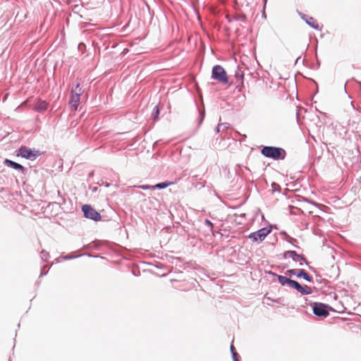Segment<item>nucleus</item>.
<instances>
[{
	"label": "nucleus",
	"mask_w": 361,
	"mask_h": 361,
	"mask_svg": "<svg viewBox=\"0 0 361 361\" xmlns=\"http://www.w3.org/2000/svg\"><path fill=\"white\" fill-rule=\"evenodd\" d=\"M293 246H294L296 248H298L299 247L295 244V242H293V244H291Z\"/></svg>",
	"instance_id": "a18cd8bd"
},
{
	"label": "nucleus",
	"mask_w": 361,
	"mask_h": 361,
	"mask_svg": "<svg viewBox=\"0 0 361 361\" xmlns=\"http://www.w3.org/2000/svg\"><path fill=\"white\" fill-rule=\"evenodd\" d=\"M160 111H161V107H160L159 104L156 105L154 107L152 112L151 114V119L154 122H157L159 120Z\"/></svg>",
	"instance_id": "6ab92c4d"
},
{
	"label": "nucleus",
	"mask_w": 361,
	"mask_h": 361,
	"mask_svg": "<svg viewBox=\"0 0 361 361\" xmlns=\"http://www.w3.org/2000/svg\"><path fill=\"white\" fill-rule=\"evenodd\" d=\"M156 267H157V268H159V269H160V268H161V266H159V265H157V266H156Z\"/></svg>",
	"instance_id": "bf43d9fd"
},
{
	"label": "nucleus",
	"mask_w": 361,
	"mask_h": 361,
	"mask_svg": "<svg viewBox=\"0 0 361 361\" xmlns=\"http://www.w3.org/2000/svg\"><path fill=\"white\" fill-rule=\"evenodd\" d=\"M229 126H230V124L228 123V125H225V126H224V128H228V127H229Z\"/></svg>",
	"instance_id": "603ef678"
},
{
	"label": "nucleus",
	"mask_w": 361,
	"mask_h": 361,
	"mask_svg": "<svg viewBox=\"0 0 361 361\" xmlns=\"http://www.w3.org/2000/svg\"><path fill=\"white\" fill-rule=\"evenodd\" d=\"M260 152L264 157L275 161L284 160L287 155L283 148L276 146H262Z\"/></svg>",
	"instance_id": "f03ea898"
},
{
	"label": "nucleus",
	"mask_w": 361,
	"mask_h": 361,
	"mask_svg": "<svg viewBox=\"0 0 361 361\" xmlns=\"http://www.w3.org/2000/svg\"><path fill=\"white\" fill-rule=\"evenodd\" d=\"M197 110L198 111L199 116L197 118V126H200L204 120L205 118V109L204 107L202 109L195 103Z\"/></svg>",
	"instance_id": "a211bd4d"
},
{
	"label": "nucleus",
	"mask_w": 361,
	"mask_h": 361,
	"mask_svg": "<svg viewBox=\"0 0 361 361\" xmlns=\"http://www.w3.org/2000/svg\"><path fill=\"white\" fill-rule=\"evenodd\" d=\"M200 187H201V188H203V187H204V185H203V184H202V183H200Z\"/></svg>",
	"instance_id": "4d7b16f0"
},
{
	"label": "nucleus",
	"mask_w": 361,
	"mask_h": 361,
	"mask_svg": "<svg viewBox=\"0 0 361 361\" xmlns=\"http://www.w3.org/2000/svg\"><path fill=\"white\" fill-rule=\"evenodd\" d=\"M225 125H228V123H220L219 124L216 128H215V131L216 133H219L221 131V128L223 126H225Z\"/></svg>",
	"instance_id": "e433bc0d"
},
{
	"label": "nucleus",
	"mask_w": 361,
	"mask_h": 361,
	"mask_svg": "<svg viewBox=\"0 0 361 361\" xmlns=\"http://www.w3.org/2000/svg\"><path fill=\"white\" fill-rule=\"evenodd\" d=\"M272 231L271 226H267L258 229L256 231L252 232L248 235V238L252 243L262 242Z\"/></svg>",
	"instance_id": "0eeeda50"
},
{
	"label": "nucleus",
	"mask_w": 361,
	"mask_h": 361,
	"mask_svg": "<svg viewBox=\"0 0 361 361\" xmlns=\"http://www.w3.org/2000/svg\"><path fill=\"white\" fill-rule=\"evenodd\" d=\"M300 56L298 57V59H296V61H295V63L299 62V60H300Z\"/></svg>",
	"instance_id": "3c124183"
},
{
	"label": "nucleus",
	"mask_w": 361,
	"mask_h": 361,
	"mask_svg": "<svg viewBox=\"0 0 361 361\" xmlns=\"http://www.w3.org/2000/svg\"><path fill=\"white\" fill-rule=\"evenodd\" d=\"M317 119L319 120V121L322 122L319 116H317Z\"/></svg>",
	"instance_id": "680f3d73"
},
{
	"label": "nucleus",
	"mask_w": 361,
	"mask_h": 361,
	"mask_svg": "<svg viewBox=\"0 0 361 361\" xmlns=\"http://www.w3.org/2000/svg\"><path fill=\"white\" fill-rule=\"evenodd\" d=\"M271 188H272V192H277L279 193H281V186L279 183H276V182H273L271 183Z\"/></svg>",
	"instance_id": "393cba45"
},
{
	"label": "nucleus",
	"mask_w": 361,
	"mask_h": 361,
	"mask_svg": "<svg viewBox=\"0 0 361 361\" xmlns=\"http://www.w3.org/2000/svg\"><path fill=\"white\" fill-rule=\"evenodd\" d=\"M304 300L306 305L312 307L313 314L317 317L326 318L329 315L331 311H334V309L329 304L309 301L307 298H305Z\"/></svg>",
	"instance_id": "7ed1b4c3"
},
{
	"label": "nucleus",
	"mask_w": 361,
	"mask_h": 361,
	"mask_svg": "<svg viewBox=\"0 0 361 361\" xmlns=\"http://www.w3.org/2000/svg\"><path fill=\"white\" fill-rule=\"evenodd\" d=\"M78 49L80 51H81L83 54L86 50V44L84 42H81L78 44Z\"/></svg>",
	"instance_id": "c756f323"
},
{
	"label": "nucleus",
	"mask_w": 361,
	"mask_h": 361,
	"mask_svg": "<svg viewBox=\"0 0 361 361\" xmlns=\"http://www.w3.org/2000/svg\"><path fill=\"white\" fill-rule=\"evenodd\" d=\"M166 259L168 262L175 264L176 267L179 266L180 267H182L180 264L182 262V260L180 257L166 255Z\"/></svg>",
	"instance_id": "aec40b11"
},
{
	"label": "nucleus",
	"mask_w": 361,
	"mask_h": 361,
	"mask_svg": "<svg viewBox=\"0 0 361 361\" xmlns=\"http://www.w3.org/2000/svg\"><path fill=\"white\" fill-rule=\"evenodd\" d=\"M41 281L39 280H38L37 282H36V284L37 286H39L40 284Z\"/></svg>",
	"instance_id": "8fccbe9b"
},
{
	"label": "nucleus",
	"mask_w": 361,
	"mask_h": 361,
	"mask_svg": "<svg viewBox=\"0 0 361 361\" xmlns=\"http://www.w3.org/2000/svg\"><path fill=\"white\" fill-rule=\"evenodd\" d=\"M43 152L35 148H30L26 145H21L16 149L15 154L18 157H21L30 161L35 160L38 157L43 154Z\"/></svg>",
	"instance_id": "20e7f679"
},
{
	"label": "nucleus",
	"mask_w": 361,
	"mask_h": 361,
	"mask_svg": "<svg viewBox=\"0 0 361 361\" xmlns=\"http://www.w3.org/2000/svg\"><path fill=\"white\" fill-rule=\"evenodd\" d=\"M316 283H319V284L322 283V284L326 285L329 283V281L326 279H322L321 276V277H317Z\"/></svg>",
	"instance_id": "2f4dec72"
},
{
	"label": "nucleus",
	"mask_w": 361,
	"mask_h": 361,
	"mask_svg": "<svg viewBox=\"0 0 361 361\" xmlns=\"http://www.w3.org/2000/svg\"><path fill=\"white\" fill-rule=\"evenodd\" d=\"M267 1H268V0H263L264 8H265V6H266V4H267Z\"/></svg>",
	"instance_id": "c03bdc74"
},
{
	"label": "nucleus",
	"mask_w": 361,
	"mask_h": 361,
	"mask_svg": "<svg viewBox=\"0 0 361 361\" xmlns=\"http://www.w3.org/2000/svg\"><path fill=\"white\" fill-rule=\"evenodd\" d=\"M81 211L83 216L87 219L92 220L94 222L102 221V215L100 213L90 204H85L82 205Z\"/></svg>",
	"instance_id": "6e6552de"
},
{
	"label": "nucleus",
	"mask_w": 361,
	"mask_h": 361,
	"mask_svg": "<svg viewBox=\"0 0 361 361\" xmlns=\"http://www.w3.org/2000/svg\"><path fill=\"white\" fill-rule=\"evenodd\" d=\"M80 82H78L76 84H74L71 88L70 93L68 105L71 111H73L78 110L80 104V97L83 93V90L80 87Z\"/></svg>",
	"instance_id": "39448f33"
},
{
	"label": "nucleus",
	"mask_w": 361,
	"mask_h": 361,
	"mask_svg": "<svg viewBox=\"0 0 361 361\" xmlns=\"http://www.w3.org/2000/svg\"><path fill=\"white\" fill-rule=\"evenodd\" d=\"M313 81H314V82L317 85V90H316V93H317V92H318V86H317V84L316 83V82H315L314 80H313Z\"/></svg>",
	"instance_id": "09e8293b"
},
{
	"label": "nucleus",
	"mask_w": 361,
	"mask_h": 361,
	"mask_svg": "<svg viewBox=\"0 0 361 361\" xmlns=\"http://www.w3.org/2000/svg\"><path fill=\"white\" fill-rule=\"evenodd\" d=\"M309 288L312 290V293H313L314 292H317V291H318V290H319V289H318L317 287H315V286H314V287H312V288H311V287H309Z\"/></svg>",
	"instance_id": "a19ab883"
},
{
	"label": "nucleus",
	"mask_w": 361,
	"mask_h": 361,
	"mask_svg": "<svg viewBox=\"0 0 361 361\" xmlns=\"http://www.w3.org/2000/svg\"><path fill=\"white\" fill-rule=\"evenodd\" d=\"M234 77L236 80V82H240L241 84L243 83L245 73L239 66L237 67L235 71Z\"/></svg>",
	"instance_id": "f3484780"
},
{
	"label": "nucleus",
	"mask_w": 361,
	"mask_h": 361,
	"mask_svg": "<svg viewBox=\"0 0 361 361\" xmlns=\"http://www.w3.org/2000/svg\"><path fill=\"white\" fill-rule=\"evenodd\" d=\"M264 272L271 276L276 277L279 283L283 287H289L297 290L301 295H308L312 294V290L307 285H302L298 281L291 279L286 276L278 274L271 270H265Z\"/></svg>",
	"instance_id": "f257e3e1"
},
{
	"label": "nucleus",
	"mask_w": 361,
	"mask_h": 361,
	"mask_svg": "<svg viewBox=\"0 0 361 361\" xmlns=\"http://www.w3.org/2000/svg\"><path fill=\"white\" fill-rule=\"evenodd\" d=\"M321 114H322L324 116H326V113L319 111Z\"/></svg>",
	"instance_id": "de8ad7c7"
},
{
	"label": "nucleus",
	"mask_w": 361,
	"mask_h": 361,
	"mask_svg": "<svg viewBox=\"0 0 361 361\" xmlns=\"http://www.w3.org/2000/svg\"><path fill=\"white\" fill-rule=\"evenodd\" d=\"M104 244V242L100 240H94L90 244L83 246L85 250H89L91 249L99 250L100 247Z\"/></svg>",
	"instance_id": "2eb2a0df"
},
{
	"label": "nucleus",
	"mask_w": 361,
	"mask_h": 361,
	"mask_svg": "<svg viewBox=\"0 0 361 361\" xmlns=\"http://www.w3.org/2000/svg\"><path fill=\"white\" fill-rule=\"evenodd\" d=\"M265 298L267 299L268 300H270L272 302V300H274V298H271L270 297H267V295H265Z\"/></svg>",
	"instance_id": "37998d69"
},
{
	"label": "nucleus",
	"mask_w": 361,
	"mask_h": 361,
	"mask_svg": "<svg viewBox=\"0 0 361 361\" xmlns=\"http://www.w3.org/2000/svg\"><path fill=\"white\" fill-rule=\"evenodd\" d=\"M226 18L228 19V22L231 23V20L229 18L228 16H226Z\"/></svg>",
	"instance_id": "864d4df0"
},
{
	"label": "nucleus",
	"mask_w": 361,
	"mask_h": 361,
	"mask_svg": "<svg viewBox=\"0 0 361 361\" xmlns=\"http://www.w3.org/2000/svg\"><path fill=\"white\" fill-rule=\"evenodd\" d=\"M230 350H231L233 361H239V359L240 358V357L239 354L237 353V351L233 344H231L230 345Z\"/></svg>",
	"instance_id": "412c9836"
},
{
	"label": "nucleus",
	"mask_w": 361,
	"mask_h": 361,
	"mask_svg": "<svg viewBox=\"0 0 361 361\" xmlns=\"http://www.w3.org/2000/svg\"><path fill=\"white\" fill-rule=\"evenodd\" d=\"M350 104H351V105H352L353 106H353V102H351V103H350ZM353 108L355 109V107H353Z\"/></svg>",
	"instance_id": "052dcab7"
},
{
	"label": "nucleus",
	"mask_w": 361,
	"mask_h": 361,
	"mask_svg": "<svg viewBox=\"0 0 361 361\" xmlns=\"http://www.w3.org/2000/svg\"><path fill=\"white\" fill-rule=\"evenodd\" d=\"M293 251H294V250H286V251L283 252V257L284 259H286V258H288V257H290V258H291V259H292V257H293V255H292V253H293Z\"/></svg>",
	"instance_id": "7c9ffc66"
},
{
	"label": "nucleus",
	"mask_w": 361,
	"mask_h": 361,
	"mask_svg": "<svg viewBox=\"0 0 361 361\" xmlns=\"http://www.w3.org/2000/svg\"><path fill=\"white\" fill-rule=\"evenodd\" d=\"M9 361H11V360H9Z\"/></svg>",
	"instance_id": "69168bd1"
},
{
	"label": "nucleus",
	"mask_w": 361,
	"mask_h": 361,
	"mask_svg": "<svg viewBox=\"0 0 361 361\" xmlns=\"http://www.w3.org/2000/svg\"><path fill=\"white\" fill-rule=\"evenodd\" d=\"M315 58H316V64L314 65L312 64L311 66V68H314V69H319L320 68V66H321V61L319 59L318 56H317V54H315Z\"/></svg>",
	"instance_id": "cd10ccee"
},
{
	"label": "nucleus",
	"mask_w": 361,
	"mask_h": 361,
	"mask_svg": "<svg viewBox=\"0 0 361 361\" xmlns=\"http://www.w3.org/2000/svg\"><path fill=\"white\" fill-rule=\"evenodd\" d=\"M176 183L174 181L165 180L153 185V190H163Z\"/></svg>",
	"instance_id": "dca6fc26"
},
{
	"label": "nucleus",
	"mask_w": 361,
	"mask_h": 361,
	"mask_svg": "<svg viewBox=\"0 0 361 361\" xmlns=\"http://www.w3.org/2000/svg\"><path fill=\"white\" fill-rule=\"evenodd\" d=\"M279 234L280 235L285 237V238H286L288 236V234L286 231H280Z\"/></svg>",
	"instance_id": "58836bf2"
},
{
	"label": "nucleus",
	"mask_w": 361,
	"mask_h": 361,
	"mask_svg": "<svg viewBox=\"0 0 361 361\" xmlns=\"http://www.w3.org/2000/svg\"><path fill=\"white\" fill-rule=\"evenodd\" d=\"M56 263L59 262L58 259H56Z\"/></svg>",
	"instance_id": "e2e57ef3"
},
{
	"label": "nucleus",
	"mask_w": 361,
	"mask_h": 361,
	"mask_svg": "<svg viewBox=\"0 0 361 361\" xmlns=\"http://www.w3.org/2000/svg\"><path fill=\"white\" fill-rule=\"evenodd\" d=\"M285 240H286V242L290 244H293V242H297V240L295 238L290 237L289 235L286 238H285Z\"/></svg>",
	"instance_id": "c9c22d12"
},
{
	"label": "nucleus",
	"mask_w": 361,
	"mask_h": 361,
	"mask_svg": "<svg viewBox=\"0 0 361 361\" xmlns=\"http://www.w3.org/2000/svg\"><path fill=\"white\" fill-rule=\"evenodd\" d=\"M292 255V260L293 262H297L298 261H299L300 266H302L304 264H306L307 266H309V261H307L306 257L303 254H299L294 250Z\"/></svg>",
	"instance_id": "ddd939ff"
},
{
	"label": "nucleus",
	"mask_w": 361,
	"mask_h": 361,
	"mask_svg": "<svg viewBox=\"0 0 361 361\" xmlns=\"http://www.w3.org/2000/svg\"><path fill=\"white\" fill-rule=\"evenodd\" d=\"M268 226H272V230L273 229H278V226L276 224H269Z\"/></svg>",
	"instance_id": "79ce46f5"
},
{
	"label": "nucleus",
	"mask_w": 361,
	"mask_h": 361,
	"mask_svg": "<svg viewBox=\"0 0 361 361\" xmlns=\"http://www.w3.org/2000/svg\"><path fill=\"white\" fill-rule=\"evenodd\" d=\"M236 87L235 88L238 90V92H241L242 90H243V88L244 87V82L243 84H241L240 82H236Z\"/></svg>",
	"instance_id": "f704fd0d"
},
{
	"label": "nucleus",
	"mask_w": 361,
	"mask_h": 361,
	"mask_svg": "<svg viewBox=\"0 0 361 361\" xmlns=\"http://www.w3.org/2000/svg\"><path fill=\"white\" fill-rule=\"evenodd\" d=\"M79 81H81V79L77 78V82H79Z\"/></svg>",
	"instance_id": "13d9d810"
},
{
	"label": "nucleus",
	"mask_w": 361,
	"mask_h": 361,
	"mask_svg": "<svg viewBox=\"0 0 361 361\" xmlns=\"http://www.w3.org/2000/svg\"><path fill=\"white\" fill-rule=\"evenodd\" d=\"M137 188L143 190H153V185H140L136 186Z\"/></svg>",
	"instance_id": "c85d7f7f"
},
{
	"label": "nucleus",
	"mask_w": 361,
	"mask_h": 361,
	"mask_svg": "<svg viewBox=\"0 0 361 361\" xmlns=\"http://www.w3.org/2000/svg\"><path fill=\"white\" fill-rule=\"evenodd\" d=\"M235 19L236 20H240V21H242V22L245 23L246 21V20H247V16H246V15L245 13H240V14L236 16L235 17Z\"/></svg>",
	"instance_id": "bb28decb"
},
{
	"label": "nucleus",
	"mask_w": 361,
	"mask_h": 361,
	"mask_svg": "<svg viewBox=\"0 0 361 361\" xmlns=\"http://www.w3.org/2000/svg\"><path fill=\"white\" fill-rule=\"evenodd\" d=\"M298 13L300 18L304 20L306 24H307L311 28L316 30H322V27L319 26L317 21L312 16H308L305 13H303L302 12H300L298 11Z\"/></svg>",
	"instance_id": "9d476101"
},
{
	"label": "nucleus",
	"mask_w": 361,
	"mask_h": 361,
	"mask_svg": "<svg viewBox=\"0 0 361 361\" xmlns=\"http://www.w3.org/2000/svg\"><path fill=\"white\" fill-rule=\"evenodd\" d=\"M298 201L299 202L302 201V202H307L309 204H311L315 206L316 207H319V203L316 202L315 201H314V200H312L311 199H308V198H307L305 197H300V200Z\"/></svg>",
	"instance_id": "b1692460"
},
{
	"label": "nucleus",
	"mask_w": 361,
	"mask_h": 361,
	"mask_svg": "<svg viewBox=\"0 0 361 361\" xmlns=\"http://www.w3.org/2000/svg\"><path fill=\"white\" fill-rule=\"evenodd\" d=\"M57 193H58V197H59L61 200H63V202H65V200H64V199L63 198V196H62V195H61V191L58 190Z\"/></svg>",
	"instance_id": "ea45409f"
},
{
	"label": "nucleus",
	"mask_w": 361,
	"mask_h": 361,
	"mask_svg": "<svg viewBox=\"0 0 361 361\" xmlns=\"http://www.w3.org/2000/svg\"><path fill=\"white\" fill-rule=\"evenodd\" d=\"M296 277L304 279L308 283H314L313 277L311 276L304 269H298Z\"/></svg>",
	"instance_id": "4468645a"
},
{
	"label": "nucleus",
	"mask_w": 361,
	"mask_h": 361,
	"mask_svg": "<svg viewBox=\"0 0 361 361\" xmlns=\"http://www.w3.org/2000/svg\"><path fill=\"white\" fill-rule=\"evenodd\" d=\"M297 272L298 269H289L284 272V276H286L287 277L290 279L291 276H296Z\"/></svg>",
	"instance_id": "5701e85b"
},
{
	"label": "nucleus",
	"mask_w": 361,
	"mask_h": 361,
	"mask_svg": "<svg viewBox=\"0 0 361 361\" xmlns=\"http://www.w3.org/2000/svg\"><path fill=\"white\" fill-rule=\"evenodd\" d=\"M82 256H87L89 257H92V258L99 257V258H101L102 259H106V257H102V256H99L98 255H93V254L90 253V252L82 253V254H80V255H74L73 253H68V254H66V255H63L61 257L64 260H70V259H76V258H78V257H82Z\"/></svg>",
	"instance_id": "9b49d317"
},
{
	"label": "nucleus",
	"mask_w": 361,
	"mask_h": 361,
	"mask_svg": "<svg viewBox=\"0 0 361 361\" xmlns=\"http://www.w3.org/2000/svg\"><path fill=\"white\" fill-rule=\"evenodd\" d=\"M211 78L218 81L223 85H231L225 68L221 65H215L212 67Z\"/></svg>",
	"instance_id": "423d86ee"
},
{
	"label": "nucleus",
	"mask_w": 361,
	"mask_h": 361,
	"mask_svg": "<svg viewBox=\"0 0 361 361\" xmlns=\"http://www.w3.org/2000/svg\"><path fill=\"white\" fill-rule=\"evenodd\" d=\"M309 269L311 270L313 273L315 274L316 275V277H321V274L317 271V269L310 266V264H309V266H307Z\"/></svg>",
	"instance_id": "72a5a7b5"
},
{
	"label": "nucleus",
	"mask_w": 361,
	"mask_h": 361,
	"mask_svg": "<svg viewBox=\"0 0 361 361\" xmlns=\"http://www.w3.org/2000/svg\"><path fill=\"white\" fill-rule=\"evenodd\" d=\"M49 257V253L47 252L45 250H42L41 251V259L43 262H47Z\"/></svg>",
	"instance_id": "a878e982"
},
{
	"label": "nucleus",
	"mask_w": 361,
	"mask_h": 361,
	"mask_svg": "<svg viewBox=\"0 0 361 361\" xmlns=\"http://www.w3.org/2000/svg\"><path fill=\"white\" fill-rule=\"evenodd\" d=\"M262 16H264V17L266 16V14H265V13H264V12H263V13H262Z\"/></svg>",
	"instance_id": "6e6d98bb"
},
{
	"label": "nucleus",
	"mask_w": 361,
	"mask_h": 361,
	"mask_svg": "<svg viewBox=\"0 0 361 361\" xmlns=\"http://www.w3.org/2000/svg\"><path fill=\"white\" fill-rule=\"evenodd\" d=\"M133 274L135 276H137V275L136 274V273H135L134 271H133Z\"/></svg>",
	"instance_id": "5fc2aeb1"
},
{
	"label": "nucleus",
	"mask_w": 361,
	"mask_h": 361,
	"mask_svg": "<svg viewBox=\"0 0 361 361\" xmlns=\"http://www.w3.org/2000/svg\"><path fill=\"white\" fill-rule=\"evenodd\" d=\"M204 224L209 228V231L212 235L215 236L216 232L214 230V224L209 219H204Z\"/></svg>",
	"instance_id": "4be33fe9"
},
{
	"label": "nucleus",
	"mask_w": 361,
	"mask_h": 361,
	"mask_svg": "<svg viewBox=\"0 0 361 361\" xmlns=\"http://www.w3.org/2000/svg\"><path fill=\"white\" fill-rule=\"evenodd\" d=\"M284 301H285V299L282 297L272 300L273 302H275V303H277L279 305H285Z\"/></svg>",
	"instance_id": "473e14b6"
},
{
	"label": "nucleus",
	"mask_w": 361,
	"mask_h": 361,
	"mask_svg": "<svg viewBox=\"0 0 361 361\" xmlns=\"http://www.w3.org/2000/svg\"><path fill=\"white\" fill-rule=\"evenodd\" d=\"M3 164L5 166L8 168L19 171L23 176V177L25 176L27 174L28 170L26 167L11 159L6 158L3 161Z\"/></svg>",
	"instance_id": "1a4fd4ad"
},
{
	"label": "nucleus",
	"mask_w": 361,
	"mask_h": 361,
	"mask_svg": "<svg viewBox=\"0 0 361 361\" xmlns=\"http://www.w3.org/2000/svg\"><path fill=\"white\" fill-rule=\"evenodd\" d=\"M49 105L48 102L39 99L35 103L32 109L39 113H44L47 111Z\"/></svg>",
	"instance_id": "f8f14e48"
},
{
	"label": "nucleus",
	"mask_w": 361,
	"mask_h": 361,
	"mask_svg": "<svg viewBox=\"0 0 361 361\" xmlns=\"http://www.w3.org/2000/svg\"><path fill=\"white\" fill-rule=\"evenodd\" d=\"M359 83H360V88H361V82H360Z\"/></svg>",
	"instance_id": "0e129e2a"
},
{
	"label": "nucleus",
	"mask_w": 361,
	"mask_h": 361,
	"mask_svg": "<svg viewBox=\"0 0 361 361\" xmlns=\"http://www.w3.org/2000/svg\"><path fill=\"white\" fill-rule=\"evenodd\" d=\"M45 266H44L40 271L39 278L46 276L48 274V270H45Z\"/></svg>",
	"instance_id": "4c0bfd02"
},
{
	"label": "nucleus",
	"mask_w": 361,
	"mask_h": 361,
	"mask_svg": "<svg viewBox=\"0 0 361 361\" xmlns=\"http://www.w3.org/2000/svg\"><path fill=\"white\" fill-rule=\"evenodd\" d=\"M293 246H294L296 248H298L299 247L295 244V242H293V244H291Z\"/></svg>",
	"instance_id": "49530a36"
}]
</instances>
